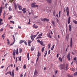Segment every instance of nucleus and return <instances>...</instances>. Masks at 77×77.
Returning a JSON list of instances; mask_svg holds the SVG:
<instances>
[{
    "label": "nucleus",
    "mask_w": 77,
    "mask_h": 77,
    "mask_svg": "<svg viewBox=\"0 0 77 77\" xmlns=\"http://www.w3.org/2000/svg\"><path fill=\"white\" fill-rule=\"evenodd\" d=\"M36 3L35 2L32 3L31 5V8H35L36 7L38 8V5H36Z\"/></svg>",
    "instance_id": "nucleus-1"
},
{
    "label": "nucleus",
    "mask_w": 77,
    "mask_h": 77,
    "mask_svg": "<svg viewBox=\"0 0 77 77\" xmlns=\"http://www.w3.org/2000/svg\"><path fill=\"white\" fill-rule=\"evenodd\" d=\"M36 36V35H33L30 36L31 38L32 41H34V38Z\"/></svg>",
    "instance_id": "nucleus-2"
},
{
    "label": "nucleus",
    "mask_w": 77,
    "mask_h": 77,
    "mask_svg": "<svg viewBox=\"0 0 77 77\" xmlns=\"http://www.w3.org/2000/svg\"><path fill=\"white\" fill-rule=\"evenodd\" d=\"M73 45V42H72V38H71V40H70V47L71 48H72Z\"/></svg>",
    "instance_id": "nucleus-3"
},
{
    "label": "nucleus",
    "mask_w": 77,
    "mask_h": 77,
    "mask_svg": "<svg viewBox=\"0 0 77 77\" xmlns=\"http://www.w3.org/2000/svg\"><path fill=\"white\" fill-rule=\"evenodd\" d=\"M70 54L69 53L68 54V55H67V58L68 60H71L70 57Z\"/></svg>",
    "instance_id": "nucleus-4"
},
{
    "label": "nucleus",
    "mask_w": 77,
    "mask_h": 77,
    "mask_svg": "<svg viewBox=\"0 0 77 77\" xmlns=\"http://www.w3.org/2000/svg\"><path fill=\"white\" fill-rule=\"evenodd\" d=\"M66 12H67V15L68 17L69 16V9L68 7H67L66 8Z\"/></svg>",
    "instance_id": "nucleus-5"
},
{
    "label": "nucleus",
    "mask_w": 77,
    "mask_h": 77,
    "mask_svg": "<svg viewBox=\"0 0 77 77\" xmlns=\"http://www.w3.org/2000/svg\"><path fill=\"white\" fill-rule=\"evenodd\" d=\"M26 8H23V9H22V11H23V13L24 14H25L26 12Z\"/></svg>",
    "instance_id": "nucleus-6"
},
{
    "label": "nucleus",
    "mask_w": 77,
    "mask_h": 77,
    "mask_svg": "<svg viewBox=\"0 0 77 77\" xmlns=\"http://www.w3.org/2000/svg\"><path fill=\"white\" fill-rule=\"evenodd\" d=\"M18 7L19 8L20 10H22V8L21 6L19 4L17 5Z\"/></svg>",
    "instance_id": "nucleus-7"
},
{
    "label": "nucleus",
    "mask_w": 77,
    "mask_h": 77,
    "mask_svg": "<svg viewBox=\"0 0 77 77\" xmlns=\"http://www.w3.org/2000/svg\"><path fill=\"white\" fill-rule=\"evenodd\" d=\"M40 43L42 46H45V44L43 43V42L42 41H40Z\"/></svg>",
    "instance_id": "nucleus-8"
},
{
    "label": "nucleus",
    "mask_w": 77,
    "mask_h": 77,
    "mask_svg": "<svg viewBox=\"0 0 77 77\" xmlns=\"http://www.w3.org/2000/svg\"><path fill=\"white\" fill-rule=\"evenodd\" d=\"M32 42L31 41V40H29L28 41V44L29 46H30L31 45H30V44Z\"/></svg>",
    "instance_id": "nucleus-9"
},
{
    "label": "nucleus",
    "mask_w": 77,
    "mask_h": 77,
    "mask_svg": "<svg viewBox=\"0 0 77 77\" xmlns=\"http://www.w3.org/2000/svg\"><path fill=\"white\" fill-rule=\"evenodd\" d=\"M25 41V40H20V41L19 43L20 44H21L22 43H24V42Z\"/></svg>",
    "instance_id": "nucleus-10"
},
{
    "label": "nucleus",
    "mask_w": 77,
    "mask_h": 77,
    "mask_svg": "<svg viewBox=\"0 0 77 77\" xmlns=\"http://www.w3.org/2000/svg\"><path fill=\"white\" fill-rule=\"evenodd\" d=\"M3 21V20L1 18H0V25H1L3 24V23L2 22Z\"/></svg>",
    "instance_id": "nucleus-11"
},
{
    "label": "nucleus",
    "mask_w": 77,
    "mask_h": 77,
    "mask_svg": "<svg viewBox=\"0 0 77 77\" xmlns=\"http://www.w3.org/2000/svg\"><path fill=\"white\" fill-rule=\"evenodd\" d=\"M16 52V50L15 49H14L13 51V56H15V53Z\"/></svg>",
    "instance_id": "nucleus-12"
},
{
    "label": "nucleus",
    "mask_w": 77,
    "mask_h": 77,
    "mask_svg": "<svg viewBox=\"0 0 77 77\" xmlns=\"http://www.w3.org/2000/svg\"><path fill=\"white\" fill-rule=\"evenodd\" d=\"M11 76L13 77H14V70H13V71H12V73L11 74Z\"/></svg>",
    "instance_id": "nucleus-13"
},
{
    "label": "nucleus",
    "mask_w": 77,
    "mask_h": 77,
    "mask_svg": "<svg viewBox=\"0 0 77 77\" xmlns=\"http://www.w3.org/2000/svg\"><path fill=\"white\" fill-rule=\"evenodd\" d=\"M70 17H69L68 19V24H69L70 23Z\"/></svg>",
    "instance_id": "nucleus-14"
},
{
    "label": "nucleus",
    "mask_w": 77,
    "mask_h": 77,
    "mask_svg": "<svg viewBox=\"0 0 77 77\" xmlns=\"http://www.w3.org/2000/svg\"><path fill=\"white\" fill-rule=\"evenodd\" d=\"M2 8L1 7L0 9V17L1 16V14L2 13Z\"/></svg>",
    "instance_id": "nucleus-15"
},
{
    "label": "nucleus",
    "mask_w": 77,
    "mask_h": 77,
    "mask_svg": "<svg viewBox=\"0 0 77 77\" xmlns=\"http://www.w3.org/2000/svg\"><path fill=\"white\" fill-rule=\"evenodd\" d=\"M14 6L15 9V10H17V5L15 3H14Z\"/></svg>",
    "instance_id": "nucleus-16"
},
{
    "label": "nucleus",
    "mask_w": 77,
    "mask_h": 77,
    "mask_svg": "<svg viewBox=\"0 0 77 77\" xmlns=\"http://www.w3.org/2000/svg\"><path fill=\"white\" fill-rule=\"evenodd\" d=\"M27 57L28 60H29V53H27Z\"/></svg>",
    "instance_id": "nucleus-17"
},
{
    "label": "nucleus",
    "mask_w": 77,
    "mask_h": 77,
    "mask_svg": "<svg viewBox=\"0 0 77 77\" xmlns=\"http://www.w3.org/2000/svg\"><path fill=\"white\" fill-rule=\"evenodd\" d=\"M33 28H35V29H37L38 27V26H35V24H34L33 26Z\"/></svg>",
    "instance_id": "nucleus-18"
},
{
    "label": "nucleus",
    "mask_w": 77,
    "mask_h": 77,
    "mask_svg": "<svg viewBox=\"0 0 77 77\" xmlns=\"http://www.w3.org/2000/svg\"><path fill=\"white\" fill-rule=\"evenodd\" d=\"M38 74V72L36 70H35L34 72V75H37Z\"/></svg>",
    "instance_id": "nucleus-19"
},
{
    "label": "nucleus",
    "mask_w": 77,
    "mask_h": 77,
    "mask_svg": "<svg viewBox=\"0 0 77 77\" xmlns=\"http://www.w3.org/2000/svg\"><path fill=\"white\" fill-rule=\"evenodd\" d=\"M18 48H17V51L16 52V55H18Z\"/></svg>",
    "instance_id": "nucleus-20"
},
{
    "label": "nucleus",
    "mask_w": 77,
    "mask_h": 77,
    "mask_svg": "<svg viewBox=\"0 0 77 77\" xmlns=\"http://www.w3.org/2000/svg\"><path fill=\"white\" fill-rule=\"evenodd\" d=\"M46 20L47 22H48L49 21V20L47 18H45V21Z\"/></svg>",
    "instance_id": "nucleus-21"
},
{
    "label": "nucleus",
    "mask_w": 77,
    "mask_h": 77,
    "mask_svg": "<svg viewBox=\"0 0 77 77\" xmlns=\"http://www.w3.org/2000/svg\"><path fill=\"white\" fill-rule=\"evenodd\" d=\"M35 48L34 47H32L31 48V51H33Z\"/></svg>",
    "instance_id": "nucleus-22"
},
{
    "label": "nucleus",
    "mask_w": 77,
    "mask_h": 77,
    "mask_svg": "<svg viewBox=\"0 0 77 77\" xmlns=\"http://www.w3.org/2000/svg\"><path fill=\"white\" fill-rule=\"evenodd\" d=\"M8 9L10 11H12V9L11 8L10 6H9L8 7Z\"/></svg>",
    "instance_id": "nucleus-23"
},
{
    "label": "nucleus",
    "mask_w": 77,
    "mask_h": 77,
    "mask_svg": "<svg viewBox=\"0 0 77 77\" xmlns=\"http://www.w3.org/2000/svg\"><path fill=\"white\" fill-rule=\"evenodd\" d=\"M38 58L37 59H36V61H37L38 60V58H39V51H38Z\"/></svg>",
    "instance_id": "nucleus-24"
},
{
    "label": "nucleus",
    "mask_w": 77,
    "mask_h": 77,
    "mask_svg": "<svg viewBox=\"0 0 77 77\" xmlns=\"http://www.w3.org/2000/svg\"><path fill=\"white\" fill-rule=\"evenodd\" d=\"M73 22L75 24H77V21L75 20H73Z\"/></svg>",
    "instance_id": "nucleus-25"
},
{
    "label": "nucleus",
    "mask_w": 77,
    "mask_h": 77,
    "mask_svg": "<svg viewBox=\"0 0 77 77\" xmlns=\"http://www.w3.org/2000/svg\"><path fill=\"white\" fill-rule=\"evenodd\" d=\"M7 44L8 45H9L10 44V41L9 40V39L8 38L7 39Z\"/></svg>",
    "instance_id": "nucleus-26"
},
{
    "label": "nucleus",
    "mask_w": 77,
    "mask_h": 77,
    "mask_svg": "<svg viewBox=\"0 0 77 77\" xmlns=\"http://www.w3.org/2000/svg\"><path fill=\"white\" fill-rule=\"evenodd\" d=\"M45 48V47H43L42 49V52H44V48Z\"/></svg>",
    "instance_id": "nucleus-27"
},
{
    "label": "nucleus",
    "mask_w": 77,
    "mask_h": 77,
    "mask_svg": "<svg viewBox=\"0 0 77 77\" xmlns=\"http://www.w3.org/2000/svg\"><path fill=\"white\" fill-rule=\"evenodd\" d=\"M6 14V12H5V11H4V12L3 14V17H4V19L5 16V14Z\"/></svg>",
    "instance_id": "nucleus-28"
},
{
    "label": "nucleus",
    "mask_w": 77,
    "mask_h": 77,
    "mask_svg": "<svg viewBox=\"0 0 77 77\" xmlns=\"http://www.w3.org/2000/svg\"><path fill=\"white\" fill-rule=\"evenodd\" d=\"M69 31H70V32H71V25H69Z\"/></svg>",
    "instance_id": "nucleus-29"
},
{
    "label": "nucleus",
    "mask_w": 77,
    "mask_h": 77,
    "mask_svg": "<svg viewBox=\"0 0 77 77\" xmlns=\"http://www.w3.org/2000/svg\"><path fill=\"white\" fill-rule=\"evenodd\" d=\"M48 37L50 38H51V36L50 33H49V34L48 35Z\"/></svg>",
    "instance_id": "nucleus-30"
},
{
    "label": "nucleus",
    "mask_w": 77,
    "mask_h": 77,
    "mask_svg": "<svg viewBox=\"0 0 77 77\" xmlns=\"http://www.w3.org/2000/svg\"><path fill=\"white\" fill-rule=\"evenodd\" d=\"M42 38V37H41L40 36H38H38L36 38V39H39V38Z\"/></svg>",
    "instance_id": "nucleus-31"
},
{
    "label": "nucleus",
    "mask_w": 77,
    "mask_h": 77,
    "mask_svg": "<svg viewBox=\"0 0 77 77\" xmlns=\"http://www.w3.org/2000/svg\"><path fill=\"white\" fill-rule=\"evenodd\" d=\"M49 3H51V0H46Z\"/></svg>",
    "instance_id": "nucleus-32"
},
{
    "label": "nucleus",
    "mask_w": 77,
    "mask_h": 77,
    "mask_svg": "<svg viewBox=\"0 0 77 77\" xmlns=\"http://www.w3.org/2000/svg\"><path fill=\"white\" fill-rule=\"evenodd\" d=\"M23 43H24L25 44V45H26V46L27 45V42L26 41H24Z\"/></svg>",
    "instance_id": "nucleus-33"
},
{
    "label": "nucleus",
    "mask_w": 77,
    "mask_h": 77,
    "mask_svg": "<svg viewBox=\"0 0 77 77\" xmlns=\"http://www.w3.org/2000/svg\"><path fill=\"white\" fill-rule=\"evenodd\" d=\"M59 60H60V61L61 62H62V58L61 57H59Z\"/></svg>",
    "instance_id": "nucleus-34"
},
{
    "label": "nucleus",
    "mask_w": 77,
    "mask_h": 77,
    "mask_svg": "<svg viewBox=\"0 0 77 77\" xmlns=\"http://www.w3.org/2000/svg\"><path fill=\"white\" fill-rule=\"evenodd\" d=\"M75 62V61L74 60L72 61L71 63V65L73 66V63Z\"/></svg>",
    "instance_id": "nucleus-35"
},
{
    "label": "nucleus",
    "mask_w": 77,
    "mask_h": 77,
    "mask_svg": "<svg viewBox=\"0 0 77 77\" xmlns=\"http://www.w3.org/2000/svg\"><path fill=\"white\" fill-rule=\"evenodd\" d=\"M60 14H61V11H60L59 13V17L60 18Z\"/></svg>",
    "instance_id": "nucleus-36"
},
{
    "label": "nucleus",
    "mask_w": 77,
    "mask_h": 77,
    "mask_svg": "<svg viewBox=\"0 0 77 77\" xmlns=\"http://www.w3.org/2000/svg\"><path fill=\"white\" fill-rule=\"evenodd\" d=\"M10 22L11 23H13V24H14V22L13 21H10Z\"/></svg>",
    "instance_id": "nucleus-37"
},
{
    "label": "nucleus",
    "mask_w": 77,
    "mask_h": 77,
    "mask_svg": "<svg viewBox=\"0 0 77 77\" xmlns=\"http://www.w3.org/2000/svg\"><path fill=\"white\" fill-rule=\"evenodd\" d=\"M13 17V16H10V17H9L8 18V19L9 20H10L12 18V17Z\"/></svg>",
    "instance_id": "nucleus-38"
},
{
    "label": "nucleus",
    "mask_w": 77,
    "mask_h": 77,
    "mask_svg": "<svg viewBox=\"0 0 77 77\" xmlns=\"http://www.w3.org/2000/svg\"><path fill=\"white\" fill-rule=\"evenodd\" d=\"M50 46H51V44H49L48 45V48L49 49V48H50Z\"/></svg>",
    "instance_id": "nucleus-39"
},
{
    "label": "nucleus",
    "mask_w": 77,
    "mask_h": 77,
    "mask_svg": "<svg viewBox=\"0 0 77 77\" xmlns=\"http://www.w3.org/2000/svg\"><path fill=\"white\" fill-rule=\"evenodd\" d=\"M69 35H67L66 36V38L67 39H68V38H69Z\"/></svg>",
    "instance_id": "nucleus-40"
},
{
    "label": "nucleus",
    "mask_w": 77,
    "mask_h": 77,
    "mask_svg": "<svg viewBox=\"0 0 77 77\" xmlns=\"http://www.w3.org/2000/svg\"><path fill=\"white\" fill-rule=\"evenodd\" d=\"M4 35H4H2V38H3V39H4L5 38V36Z\"/></svg>",
    "instance_id": "nucleus-41"
},
{
    "label": "nucleus",
    "mask_w": 77,
    "mask_h": 77,
    "mask_svg": "<svg viewBox=\"0 0 77 77\" xmlns=\"http://www.w3.org/2000/svg\"><path fill=\"white\" fill-rule=\"evenodd\" d=\"M52 23L53 25H54V26H55V23L54 21H53L52 22Z\"/></svg>",
    "instance_id": "nucleus-42"
},
{
    "label": "nucleus",
    "mask_w": 77,
    "mask_h": 77,
    "mask_svg": "<svg viewBox=\"0 0 77 77\" xmlns=\"http://www.w3.org/2000/svg\"><path fill=\"white\" fill-rule=\"evenodd\" d=\"M22 51V49L21 48L20 49V51H19V53H20Z\"/></svg>",
    "instance_id": "nucleus-43"
},
{
    "label": "nucleus",
    "mask_w": 77,
    "mask_h": 77,
    "mask_svg": "<svg viewBox=\"0 0 77 77\" xmlns=\"http://www.w3.org/2000/svg\"><path fill=\"white\" fill-rule=\"evenodd\" d=\"M23 69H26V66L25 65H24L23 66Z\"/></svg>",
    "instance_id": "nucleus-44"
},
{
    "label": "nucleus",
    "mask_w": 77,
    "mask_h": 77,
    "mask_svg": "<svg viewBox=\"0 0 77 77\" xmlns=\"http://www.w3.org/2000/svg\"><path fill=\"white\" fill-rule=\"evenodd\" d=\"M29 22H28V24H30V19H29Z\"/></svg>",
    "instance_id": "nucleus-45"
},
{
    "label": "nucleus",
    "mask_w": 77,
    "mask_h": 77,
    "mask_svg": "<svg viewBox=\"0 0 77 77\" xmlns=\"http://www.w3.org/2000/svg\"><path fill=\"white\" fill-rule=\"evenodd\" d=\"M42 34H43V33H42L39 34L38 35V36H40L41 37V36H42Z\"/></svg>",
    "instance_id": "nucleus-46"
},
{
    "label": "nucleus",
    "mask_w": 77,
    "mask_h": 77,
    "mask_svg": "<svg viewBox=\"0 0 77 77\" xmlns=\"http://www.w3.org/2000/svg\"><path fill=\"white\" fill-rule=\"evenodd\" d=\"M71 70H72V71H74L75 69L73 68H72V69H71Z\"/></svg>",
    "instance_id": "nucleus-47"
},
{
    "label": "nucleus",
    "mask_w": 77,
    "mask_h": 77,
    "mask_svg": "<svg viewBox=\"0 0 77 77\" xmlns=\"http://www.w3.org/2000/svg\"><path fill=\"white\" fill-rule=\"evenodd\" d=\"M74 75L75 76L76 75H77V72H75L74 74Z\"/></svg>",
    "instance_id": "nucleus-48"
},
{
    "label": "nucleus",
    "mask_w": 77,
    "mask_h": 77,
    "mask_svg": "<svg viewBox=\"0 0 77 77\" xmlns=\"http://www.w3.org/2000/svg\"><path fill=\"white\" fill-rule=\"evenodd\" d=\"M9 74V72H8L6 73L5 74V75H7L8 74Z\"/></svg>",
    "instance_id": "nucleus-49"
},
{
    "label": "nucleus",
    "mask_w": 77,
    "mask_h": 77,
    "mask_svg": "<svg viewBox=\"0 0 77 77\" xmlns=\"http://www.w3.org/2000/svg\"><path fill=\"white\" fill-rule=\"evenodd\" d=\"M21 57L20 56L19 58V60L20 61H21Z\"/></svg>",
    "instance_id": "nucleus-50"
},
{
    "label": "nucleus",
    "mask_w": 77,
    "mask_h": 77,
    "mask_svg": "<svg viewBox=\"0 0 77 77\" xmlns=\"http://www.w3.org/2000/svg\"><path fill=\"white\" fill-rule=\"evenodd\" d=\"M51 52V50H50L49 51H48V54L49 55L50 54V52Z\"/></svg>",
    "instance_id": "nucleus-51"
},
{
    "label": "nucleus",
    "mask_w": 77,
    "mask_h": 77,
    "mask_svg": "<svg viewBox=\"0 0 77 77\" xmlns=\"http://www.w3.org/2000/svg\"><path fill=\"white\" fill-rule=\"evenodd\" d=\"M9 75H11V71H9Z\"/></svg>",
    "instance_id": "nucleus-52"
},
{
    "label": "nucleus",
    "mask_w": 77,
    "mask_h": 77,
    "mask_svg": "<svg viewBox=\"0 0 77 77\" xmlns=\"http://www.w3.org/2000/svg\"><path fill=\"white\" fill-rule=\"evenodd\" d=\"M41 20L42 21H45V18H44V19L42 18V19H41Z\"/></svg>",
    "instance_id": "nucleus-53"
},
{
    "label": "nucleus",
    "mask_w": 77,
    "mask_h": 77,
    "mask_svg": "<svg viewBox=\"0 0 77 77\" xmlns=\"http://www.w3.org/2000/svg\"><path fill=\"white\" fill-rule=\"evenodd\" d=\"M16 71H18V68L17 66L16 67Z\"/></svg>",
    "instance_id": "nucleus-54"
},
{
    "label": "nucleus",
    "mask_w": 77,
    "mask_h": 77,
    "mask_svg": "<svg viewBox=\"0 0 77 77\" xmlns=\"http://www.w3.org/2000/svg\"><path fill=\"white\" fill-rule=\"evenodd\" d=\"M17 57H16V60L15 61L16 63H17Z\"/></svg>",
    "instance_id": "nucleus-55"
},
{
    "label": "nucleus",
    "mask_w": 77,
    "mask_h": 77,
    "mask_svg": "<svg viewBox=\"0 0 77 77\" xmlns=\"http://www.w3.org/2000/svg\"><path fill=\"white\" fill-rule=\"evenodd\" d=\"M17 13H22V11H18L17 12Z\"/></svg>",
    "instance_id": "nucleus-56"
},
{
    "label": "nucleus",
    "mask_w": 77,
    "mask_h": 77,
    "mask_svg": "<svg viewBox=\"0 0 77 77\" xmlns=\"http://www.w3.org/2000/svg\"><path fill=\"white\" fill-rule=\"evenodd\" d=\"M73 60L75 61L76 60V57H75V58L73 59Z\"/></svg>",
    "instance_id": "nucleus-57"
},
{
    "label": "nucleus",
    "mask_w": 77,
    "mask_h": 77,
    "mask_svg": "<svg viewBox=\"0 0 77 77\" xmlns=\"http://www.w3.org/2000/svg\"><path fill=\"white\" fill-rule=\"evenodd\" d=\"M57 72H58V70H57L56 71H55V72L56 74H57Z\"/></svg>",
    "instance_id": "nucleus-58"
},
{
    "label": "nucleus",
    "mask_w": 77,
    "mask_h": 77,
    "mask_svg": "<svg viewBox=\"0 0 77 77\" xmlns=\"http://www.w3.org/2000/svg\"><path fill=\"white\" fill-rule=\"evenodd\" d=\"M69 77H73L72 75H68Z\"/></svg>",
    "instance_id": "nucleus-59"
},
{
    "label": "nucleus",
    "mask_w": 77,
    "mask_h": 77,
    "mask_svg": "<svg viewBox=\"0 0 77 77\" xmlns=\"http://www.w3.org/2000/svg\"><path fill=\"white\" fill-rule=\"evenodd\" d=\"M47 54H46V53H45V55L44 56V57H46Z\"/></svg>",
    "instance_id": "nucleus-60"
},
{
    "label": "nucleus",
    "mask_w": 77,
    "mask_h": 77,
    "mask_svg": "<svg viewBox=\"0 0 77 77\" xmlns=\"http://www.w3.org/2000/svg\"><path fill=\"white\" fill-rule=\"evenodd\" d=\"M13 39H14V42H15L16 40H15V38H14Z\"/></svg>",
    "instance_id": "nucleus-61"
},
{
    "label": "nucleus",
    "mask_w": 77,
    "mask_h": 77,
    "mask_svg": "<svg viewBox=\"0 0 77 77\" xmlns=\"http://www.w3.org/2000/svg\"><path fill=\"white\" fill-rule=\"evenodd\" d=\"M8 5V4L6 3L5 5V7H6Z\"/></svg>",
    "instance_id": "nucleus-62"
},
{
    "label": "nucleus",
    "mask_w": 77,
    "mask_h": 77,
    "mask_svg": "<svg viewBox=\"0 0 77 77\" xmlns=\"http://www.w3.org/2000/svg\"><path fill=\"white\" fill-rule=\"evenodd\" d=\"M37 42H39V43H40V40H39V39H38V40Z\"/></svg>",
    "instance_id": "nucleus-63"
},
{
    "label": "nucleus",
    "mask_w": 77,
    "mask_h": 77,
    "mask_svg": "<svg viewBox=\"0 0 77 77\" xmlns=\"http://www.w3.org/2000/svg\"><path fill=\"white\" fill-rule=\"evenodd\" d=\"M23 75L22 74H21L20 75V77H23Z\"/></svg>",
    "instance_id": "nucleus-64"
}]
</instances>
